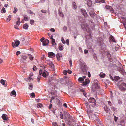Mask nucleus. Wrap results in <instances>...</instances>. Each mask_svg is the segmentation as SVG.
<instances>
[{
    "mask_svg": "<svg viewBox=\"0 0 126 126\" xmlns=\"http://www.w3.org/2000/svg\"><path fill=\"white\" fill-rule=\"evenodd\" d=\"M64 116L65 118V120H67L69 121L70 120H71V116L69 113L67 112L66 111H65L64 112Z\"/></svg>",
    "mask_w": 126,
    "mask_h": 126,
    "instance_id": "1",
    "label": "nucleus"
},
{
    "mask_svg": "<svg viewBox=\"0 0 126 126\" xmlns=\"http://www.w3.org/2000/svg\"><path fill=\"white\" fill-rule=\"evenodd\" d=\"M119 88L121 90H126V84L124 83H122L119 86Z\"/></svg>",
    "mask_w": 126,
    "mask_h": 126,
    "instance_id": "2",
    "label": "nucleus"
},
{
    "mask_svg": "<svg viewBox=\"0 0 126 126\" xmlns=\"http://www.w3.org/2000/svg\"><path fill=\"white\" fill-rule=\"evenodd\" d=\"M81 27L82 29L84 30H87V29H88V31L89 32V26L88 25H87L86 23L82 24L81 25Z\"/></svg>",
    "mask_w": 126,
    "mask_h": 126,
    "instance_id": "3",
    "label": "nucleus"
},
{
    "mask_svg": "<svg viewBox=\"0 0 126 126\" xmlns=\"http://www.w3.org/2000/svg\"><path fill=\"white\" fill-rule=\"evenodd\" d=\"M94 85L93 86V88H95V91H98V89H100V87L98 85V83L97 82H94Z\"/></svg>",
    "mask_w": 126,
    "mask_h": 126,
    "instance_id": "4",
    "label": "nucleus"
},
{
    "mask_svg": "<svg viewBox=\"0 0 126 126\" xmlns=\"http://www.w3.org/2000/svg\"><path fill=\"white\" fill-rule=\"evenodd\" d=\"M20 43V41L18 40H16L15 42H12V46L14 47H17L18 46Z\"/></svg>",
    "mask_w": 126,
    "mask_h": 126,
    "instance_id": "5",
    "label": "nucleus"
},
{
    "mask_svg": "<svg viewBox=\"0 0 126 126\" xmlns=\"http://www.w3.org/2000/svg\"><path fill=\"white\" fill-rule=\"evenodd\" d=\"M90 103H94L95 105L96 104V101L95 99L94 98L90 97L88 100Z\"/></svg>",
    "mask_w": 126,
    "mask_h": 126,
    "instance_id": "6",
    "label": "nucleus"
},
{
    "mask_svg": "<svg viewBox=\"0 0 126 126\" xmlns=\"http://www.w3.org/2000/svg\"><path fill=\"white\" fill-rule=\"evenodd\" d=\"M81 11L82 14L83 15L84 17H86L88 16L86 12L84 9H82L81 10Z\"/></svg>",
    "mask_w": 126,
    "mask_h": 126,
    "instance_id": "7",
    "label": "nucleus"
},
{
    "mask_svg": "<svg viewBox=\"0 0 126 126\" xmlns=\"http://www.w3.org/2000/svg\"><path fill=\"white\" fill-rule=\"evenodd\" d=\"M48 55L49 57L51 58H52L55 57V54L53 52H49L48 53Z\"/></svg>",
    "mask_w": 126,
    "mask_h": 126,
    "instance_id": "8",
    "label": "nucleus"
},
{
    "mask_svg": "<svg viewBox=\"0 0 126 126\" xmlns=\"http://www.w3.org/2000/svg\"><path fill=\"white\" fill-rule=\"evenodd\" d=\"M49 42V40L48 39H46L44 40V41L43 42V46H46L48 45Z\"/></svg>",
    "mask_w": 126,
    "mask_h": 126,
    "instance_id": "9",
    "label": "nucleus"
},
{
    "mask_svg": "<svg viewBox=\"0 0 126 126\" xmlns=\"http://www.w3.org/2000/svg\"><path fill=\"white\" fill-rule=\"evenodd\" d=\"M90 82L89 79H86L84 82H83V84L84 85H86L88 84Z\"/></svg>",
    "mask_w": 126,
    "mask_h": 126,
    "instance_id": "10",
    "label": "nucleus"
},
{
    "mask_svg": "<svg viewBox=\"0 0 126 126\" xmlns=\"http://www.w3.org/2000/svg\"><path fill=\"white\" fill-rule=\"evenodd\" d=\"M2 117L4 120H7L8 119L7 116L6 114H3L2 116Z\"/></svg>",
    "mask_w": 126,
    "mask_h": 126,
    "instance_id": "11",
    "label": "nucleus"
},
{
    "mask_svg": "<svg viewBox=\"0 0 126 126\" xmlns=\"http://www.w3.org/2000/svg\"><path fill=\"white\" fill-rule=\"evenodd\" d=\"M61 54L60 53H57L56 54V58L59 61L60 60V58L61 57Z\"/></svg>",
    "mask_w": 126,
    "mask_h": 126,
    "instance_id": "12",
    "label": "nucleus"
},
{
    "mask_svg": "<svg viewBox=\"0 0 126 126\" xmlns=\"http://www.w3.org/2000/svg\"><path fill=\"white\" fill-rule=\"evenodd\" d=\"M81 69L83 71L85 72L87 71L86 68L87 66L86 65H84L83 66H82L81 67Z\"/></svg>",
    "mask_w": 126,
    "mask_h": 126,
    "instance_id": "13",
    "label": "nucleus"
},
{
    "mask_svg": "<svg viewBox=\"0 0 126 126\" xmlns=\"http://www.w3.org/2000/svg\"><path fill=\"white\" fill-rule=\"evenodd\" d=\"M93 111H87V113L88 115H93V114L95 115L94 114L93 112Z\"/></svg>",
    "mask_w": 126,
    "mask_h": 126,
    "instance_id": "14",
    "label": "nucleus"
},
{
    "mask_svg": "<svg viewBox=\"0 0 126 126\" xmlns=\"http://www.w3.org/2000/svg\"><path fill=\"white\" fill-rule=\"evenodd\" d=\"M27 57L25 56H22L21 58V61L22 63H23L24 60H25L27 58Z\"/></svg>",
    "mask_w": 126,
    "mask_h": 126,
    "instance_id": "15",
    "label": "nucleus"
},
{
    "mask_svg": "<svg viewBox=\"0 0 126 126\" xmlns=\"http://www.w3.org/2000/svg\"><path fill=\"white\" fill-rule=\"evenodd\" d=\"M106 8L107 9H109L110 10V11L111 12H113V11H114L113 9L111 7L108 6V7H107Z\"/></svg>",
    "mask_w": 126,
    "mask_h": 126,
    "instance_id": "16",
    "label": "nucleus"
},
{
    "mask_svg": "<svg viewBox=\"0 0 126 126\" xmlns=\"http://www.w3.org/2000/svg\"><path fill=\"white\" fill-rule=\"evenodd\" d=\"M17 19L18 20L16 22V24L19 26L20 23V19L18 17Z\"/></svg>",
    "mask_w": 126,
    "mask_h": 126,
    "instance_id": "17",
    "label": "nucleus"
},
{
    "mask_svg": "<svg viewBox=\"0 0 126 126\" xmlns=\"http://www.w3.org/2000/svg\"><path fill=\"white\" fill-rule=\"evenodd\" d=\"M78 80L79 82H83L84 81V79L82 77H79L78 79Z\"/></svg>",
    "mask_w": 126,
    "mask_h": 126,
    "instance_id": "18",
    "label": "nucleus"
},
{
    "mask_svg": "<svg viewBox=\"0 0 126 126\" xmlns=\"http://www.w3.org/2000/svg\"><path fill=\"white\" fill-rule=\"evenodd\" d=\"M23 28L25 29H27L28 27V25L26 23L23 25Z\"/></svg>",
    "mask_w": 126,
    "mask_h": 126,
    "instance_id": "19",
    "label": "nucleus"
},
{
    "mask_svg": "<svg viewBox=\"0 0 126 126\" xmlns=\"http://www.w3.org/2000/svg\"><path fill=\"white\" fill-rule=\"evenodd\" d=\"M99 76L101 78H104L105 76V74L103 72H101Z\"/></svg>",
    "mask_w": 126,
    "mask_h": 126,
    "instance_id": "20",
    "label": "nucleus"
},
{
    "mask_svg": "<svg viewBox=\"0 0 126 126\" xmlns=\"http://www.w3.org/2000/svg\"><path fill=\"white\" fill-rule=\"evenodd\" d=\"M28 56L29 57V59L31 60L32 61L33 60V57L31 54H28Z\"/></svg>",
    "mask_w": 126,
    "mask_h": 126,
    "instance_id": "21",
    "label": "nucleus"
},
{
    "mask_svg": "<svg viewBox=\"0 0 126 126\" xmlns=\"http://www.w3.org/2000/svg\"><path fill=\"white\" fill-rule=\"evenodd\" d=\"M11 94L13 95L14 96H15L16 95V93L14 90H13L11 92Z\"/></svg>",
    "mask_w": 126,
    "mask_h": 126,
    "instance_id": "22",
    "label": "nucleus"
},
{
    "mask_svg": "<svg viewBox=\"0 0 126 126\" xmlns=\"http://www.w3.org/2000/svg\"><path fill=\"white\" fill-rule=\"evenodd\" d=\"M96 2L97 3H104V0H96Z\"/></svg>",
    "mask_w": 126,
    "mask_h": 126,
    "instance_id": "23",
    "label": "nucleus"
},
{
    "mask_svg": "<svg viewBox=\"0 0 126 126\" xmlns=\"http://www.w3.org/2000/svg\"><path fill=\"white\" fill-rule=\"evenodd\" d=\"M42 76L44 77L45 78H46L47 74L45 72H43Z\"/></svg>",
    "mask_w": 126,
    "mask_h": 126,
    "instance_id": "24",
    "label": "nucleus"
},
{
    "mask_svg": "<svg viewBox=\"0 0 126 126\" xmlns=\"http://www.w3.org/2000/svg\"><path fill=\"white\" fill-rule=\"evenodd\" d=\"M85 105L86 107L88 109L90 108V106L88 103L87 102H86L85 103Z\"/></svg>",
    "mask_w": 126,
    "mask_h": 126,
    "instance_id": "25",
    "label": "nucleus"
},
{
    "mask_svg": "<svg viewBox=\"0 0 126 126\" xmlns=\"http://www.w3.org/2000/svg\"><path fill=\"white\" fill-rule=\"evenodd\" d=\"M30 96L32 97H34L35 96V94L34 93H31L30 94Z\"/></svg>",
    "mask_w": 126,
    "mask_h": 126,
    "instance_id": "26",
    "label": "nucleus"
},
{
    "mask_svg": "<svg viewBox=\"0 0 126 126\" xmlns=\"http://www.w3.org/2000/svg\"><path fill=\"white\" fill-rule=\"evenodd\" d=\"M110 38L111 41L115 42V39L114 37L112 36H111L110 37Z\"/></svg>",
    "mask_w": 126,
    "mask_h": 126,
    "instance_id": "27",
    "label": "nucleus"
},
{
    "mask_svg": "<svg viewBox=\"0 0 126 126\" xmlns=\"http://www.w3.org/2000/svg\"><path fill=\"white\" fill-rule=\"evenodd\" d=\"M59 50H63V47L62 45H60L59 47Z\"/></svg>",
    "mask_w": 126,
    "mask_h": 126,
    "instance_id": "28",
    "label": "nucleus"
},
{
    "mask_svg": "<svg viewBox=\"0 0 126 126\" xmlns=\"http://www.w3.org/2000/svg\"><path fill=\"white\" fill-rule=\"evenodd\" d=\"M17 10V8H16V7H15L14 8V11H13V13L15 14L16 12H17L18 11Z\"/></svg>",
    "mask_w": 126,
    "mask_h": 126,
    "instance_id": "29",
    "label": "nucleus"
},
{
    "mask_svg": "<svg viewBox=\"0 0 126 126\" xmlns=\"http://www.w3.org/2000/svg\"><path fill=\"white\" fill-rule=\"evenodd\" d=\"M48 64L49 65L50 67L51 68H54V64L52 63H48Z\"/></svg>",
    "mask_w": 126,
    "mask_h": 126,
    "instance_id": "30",
    "label": "nucleus"
},
{
    "mask_svg": "<svg viewBox=\"0 0 126 126\" xmlns=\"http://www.w3.org/2000/svg\"><path fill=\"white\" fill-rule=\"evenodd\" d=\"M120 79V77L119 76H116L114 77V79L116 81H117Z\"/></svg>",
    "mask_w": 126,
    "mask_h": 126,
    "instance_id": "31",
    "label": "nucleus"
},
{
    "mask_svg": "<svg viewBox=\"0 0 126 126\" xmlns=\"http://www.w3.org/2000/svg\"><path fill=\"white\" fill-rule=\"evenodd\" d=\"M52 44L53 45H56V43L55 42V39H52Z\"/></svg>",
    "mask_w": 126,
    "mask_h": 126,
    "instance_id": "32",
    "label": "nucleus"
},
{
    "mask_svg": "<svg viewBox=\"0 0 126 126\" xmlns=\"http://www.w3.org/2000/svg\"><path fill=\"white\" fill-rule=\"evenodd\" d=\"M0 83L3 85H5V81L3 79H1L0 80Z\"/></svg>",
    "mask_w": 126,
    "mask_h": 126,
    "instance_id": "33",
    "label": "nucleus"
},
{
    "mask_svg": "<svg viewBox=\"0 0 126 126\" xmlns=\"http://www.w3.org/2000/svg\"><path fill=\"white\" fill-rule=\"evenodd\" d=\"M59 13L60 15L62 17H63L64 16L63 14V13H62V12H60L59 9Z\"/></svg>",
    "mask_w": 126,
    "mask_h": 126,
    "instance_id": "34",
    "label": "nucleus"
},
{
    "mask_svg": "<svg viewBox=\"0 0 126 126\" xmlns=\"http://www.w3.org/2000/svg\"><path fill=\"white\" fill-rule=\"evenodd\" d=\"M42 106V105L41 103H39L37 105V107L38 108H39L40 107L41 108Z\"/></svg>",
    "mask_w": 126,
    "mask_h": 126,
    "instance_id": "35",
    "label": "nucleus"
},
{
    "mask_svg": "<svg viewBox=\"0 0 126 126\" xmlns=\"http://www.w3.org/2000/svg\"><path fill=\"white\" fill-rule=\"evenodd\" d=\"M11 15H9L8 16V18H7V19L6 20H8V21H9L11 19Z\"/></svg>",
    "mask_w": 126,
    "mask_h": 126,
    "instance_id": "36",
    "label": "nucleus"
},
{
    "mask_svg": "<svg viewBox=\"0 0 126 126\" xmlns=\"http://www.w3.org/2000/svg\"><path fill=\"white\" fill-rule=\"evenodd\" d=\"M73 5L74 8L76 9L77 8V6L76 5V4L75 2H74L73 3Z\"/></svg>",
    "mask_w": 126,
    "mask_h": 126,
    "instance_id": "37",
    "label": "nucleus"
},
{
    "mask_svg": "<svg viewBox=\"0 0 126 126\" xmlns=\"http://www.w3.org/2000/svg\"><path fill=\"white\" fill-rule=\"evenodd\" d=\"M34 21L33 20H30V23L32 25L34 23Z\"/></svg>",
    "mask_w": 126,
    "mask_h": 126,
    "instance_id": "38",
    "label": "nucleus"
},
{
    "mask_svg": "<svg viewBox=\"0 0 126 126\" xmlns=\"http://www.w3.org/2000/svg\"><path fill=\"white\" fill-rule=\"evenodd\" d=\"M33 88V85L32 84H30L29 85V89L30 90H32Z\"/></svg>",
    "mask_w": 126,
    "mask_h": 126,
    "instance_id": "39",
    "label": "nucleus"
},
{
    "mask_svg": "<svg viewBox=\"0 0 126 126\" xmlns=\"http://www.w3.org/2000/svg\"><path fill=\"white\" fill-rule=\"evenodd\" d=\"M6 12V10L5 8L3 7L1 10V12L2 13H4Z\"/></svg>",
    "mask_w": 126,
    "mask_h": 126,
    "instance_id": "40",
    "label": "nucleus"
},
{
    "mask_svg": "<svg viewBox=\"0 0 126 126\" xmlns=\"http://www.w3.org/2000/svg\"><path fill=\"white\" fill-rule=\"evenodd\" d=\"M53 126H58L57 123L55 122H53L52 123Z\"/></svg>",
    "mask_w": 126,
    "mask_h": 126,
    "instance_id": "41",
    "label": "nucleus"
},
{
    "mask_svg": "<svg viewBox=\"0 0 126 126\" xmlns=\"http://www.w3.org/2000/svg\"><path fill=\"white\" fill-rule=\"evenodd\" d=\"M61 41H62V42L63 44H65V40L63 37H62L61 38Z\"/></svg>",
    "mask_w": 126,
    "mask_h": 126,
    "instance_id": "42",
    "label": "nucleus"
},
{
    "mask_svg": "<svg viewBox=\"0 0 126 126\" xmlns=\"http://www.w3.org/2000/svg\"><path fill=\"white\" fill-rule=\"evenodd\" d=\"M41 69L40 70L39 72V75H40L39 76H41V75L42 74V73H43Z\"/></svg>",
    "mask_w": 126,
    "mask_h": 126,
    "instance_id": "43",
    "label": "nucleus"
},
{
    "mask_svg": "<svg viewBox=\"0 0 126 126\" xmlns=\"http://www.w3.org/2000/svg\"><path fill=\"white\" fill-rule=\"evenodd\" d=\"M60 118L61 119H63V115L62 113H60Z\"/></svg>",
    "mask_w": 126,
    "mask_h": 126,
    "instance_id": "44",
    "label": "nucleus"
},
{
    "mask_svg": "<svg viewBox=\"0 0 126 126\" xmlns=\"http://www.w3.org/2000/svg\"><path fill=\"white\" fill-rule=\"evenodd\" d=\"M41 11L43 13H45L46 12L47 10H46L42 9L41 10Z\"/></svg>",
    "mask_w": 126,
    "mask_h": 126,
    "instance_id": "45",
    "label": "nucleus"
},
{
    "mask_svg": "<svg viewBox=\"0 0 126 126\" xmlns=\"http://www.w3.org/2000/svg\"><path fill=\"white\" fill-rule=\"evenodd\" d=\"M28 79L29 80H33L32 78L31 77V76H29Z\"/></svg>",
    "mask_w": 126,
    "mask_h": 126,
    "instance_id": "46",
    "label": "nucleus"
},
{
    "mask_svg": "<svg viewBox=\"0 0 126 126\" xmlns=\"http://www.w3.org/2000/svg\"><path fill=\"white\" fill-rule=\"evenodd\" d=\"M114 118L115 121V122H117L118 119V118L117 117H116L115 116H114Z\"/></svg>",
    "mask_w": 126,
    "mask_h": 126,
    "instance_id": "47",
    "label": "nucleus"
},
{
    "mask_svg": "<svg viewBox=\"0 0 126 126\" xmlns=\"http://www.w3.org/2000/svg\"><path fill=\"white\" fill-rule=\"evenodd\" d=\"M41 77V76H39L37 78V81L38 82H39L40 81V80Z\"/></svg>",
    "mask_w": 126,
    "mask_h": 126,
    "instance_id": "48",
    "label": "nucleus"
},
{
    "mask_svg": "<svg viewBox=\"0 0 126 126\" xmlns=\"http://www.w3.org/2000/svg\"><path fill=\"white\" fill-rule=\"evenodd\" d=\"M37 68L36 67V66H33V70L34 71H36L37 70Z\"/></svg>",
    "mask_w": 126,
    "mask_h": 126,
    "instance_id": "49",
    "label": "nucleus"
},
{
    "mask_svg": "<svg viewBox=\"0 0 126 126\" xmlns=\"http://www.w3.org/2000/svg\"><path fill=\"white\" fill-rule=\"evenodd\" d=\"M20 54V52L19 51H17L16 53V54L17 55H18Z\"/></svg>",
    "mask_w": 126,
    "mask_h": 126,
    "instance_id": "50",
    "label": "nucleus"
},
{
    "mask_svg": "<svg viewBox=\"0 0 126 126\" xmlns=\"http://www.w3.org/2000/svg\"><path fill=\"white\" fill-rule=\"evenodd\" d=\"M63 29L64 31H66L67 29V27L66 26H64V27H63Z\"/></svg>",
    "mask_w": 126,
    "mask_h": 126,
    "instance_id": "51",
    "label": "nucleus"
},
{
    "mask_svg": "<svg viewBox=\"0 0 126 126\" xmlns=\"http://www.w3.org/2000/svg\"><path fill=\"white\" fill-rule=\"evenodd\" d=\"M45 39V38L44 37L40 39V41L41 42H43L44 41V40Z\"/></svg>",
    "mask_w": 126,
    "mask_h": 126,
    "instance_id": "52",
    "label": "nucleus"
},
{
    "mask_svg": "<svg viewBox=\"0 0 126 126\" xmlns=\"http://www.w3.org/2000/svg\"><path fill=\"white\" fill-rule=\"evenodd\" d=\"M108 103L109 105L110 106H111L112 105L110 101H108Z\"/></svg>",
    "mask_w": 126,
    "mask_h": 126,
    "instance_id": "53",
    "label": "nucleus"
},
{
    "mask_svg": "<svg viewBox=\"0 0 126 126\" xmlns=\"http://www.w3.org/2000/svg\"><path fill=\"white\" fill-rule=\"evenodd\" d=\"M67 72L66 70H64L63 71V74L64 75H66L67 74Z\"/></svg>",
    "mask_w": 126,
    "mask_h": 126,
    "instance_id": "54",
    "label": "nucleus"
},
{
    "mask_svg": "<svg viewBox=\"0 0 126 126\" xmlns=\"http://www.w3.org/2000/svg\"><path fill=\"white\" fill-rule=\"evenodd\" d=\"M109 76L110 78V79L112 80H114V79H113V77H112V76H111V75L110 74H109Z\"/></svg>",
    "mask_w": 126,
    "mask_h": 126,
    "instance_id": "55",
    "label": "nucleus"
},
{
    "mask_svg": "<svg viewBox=\"0 0 126 126\" xmlns=\"http://www.w3.org/2000/svg\"><path fill=\"white\" fill-rule=\"evenodd\" d=\"M28 18L27 17L24 16V20L25 21L28 20Z\"/></svg>",
    "mask_w": 126,
    "mask_h": 126,
    "instance_id": "56",
    "label": "nucleus"
},
{
    "mask_svg": "<svg viewBox=\"0 0 126 126\" xmlns=\"http://www.w3.org/2000/svg\"><path fill=\"white\" fill-rule=\"evenodd\" d=\"M67 71V72L70 74H71L72 72V71L70 70H68V71Z\"/></svg>",
    "mask_w": 126,
    "mask_h": 126,
    "instance_id": "57",
    "label": "nucleus"
},
{
    "mask_svg": "<svg viewBox=\"0 0 126 126\" xmlns=\"http://www.w3.org/2000/svg\"><path fill=\"white\" fill-rule=\"evenodd\" d=\"M69 61L70 63V64L71 65L72 64V61L71 59H70Z\"/></svg>",
    "mask_w": 126,
    "mask_h": 126,
    "instance_id": "58",
    "label": "nucleus"
},
{
    "mask_svg": "<svg viewBox=\"0 0 126 126\" xmlns=\"http://www.w3.org/2000/svg\"><path fill=\"white\" fill-rule=\"evenodd\" d=\"M14 27L16 29H19L18 28V26L16 25H14Z\"/></svg>",
    "mask_w": 126,
    "mask_h": 126,
    "instance_id": "59",
    "label": "nucleus"
},
{
    "mask_svg": "<svg viewBox=\"0 0 126 126\" xmlns=\"http://www.w3.org/2000/svg\"><path fill=\"white\" fill-rule=\"evenodd\" d=\"M84 53L85 54H86L87 53H88V51L87 50H86V49H85L84 50Z\"/></svg>",
    "mask_w": 126,
    "mask_h": 126,
    "instance_id": "60",
    "label": "nucleus"
},
{
    "mask_svg": "<svg viewBox=\"0 0 126 126\" xmlns=\"http://www.w3.org/2000/svg\"><path fill=\"white\" fill-rule=\"evenodd\" d=\"M50 30L52 31V32H54L55 31V30L54 28H51Z\"/></svg>",
    "mask_w": 126,
    "mask_h": 126,
    "instance_id": "61",
    "label": "nucleus"
},
{
    "mask_svg": "<svg viewBox=\"0 0 126 126\" xmlns=\"http://www.w3.org/2000/svg\"><path fill=\"white\" fill-rule=\"evenodd\" d=\"M88 77H91V75L90 72H88Z\"/></svg>",
    "mask_w": 126,
    "mask_h": 126,
    "instance_id": "62",
    "label": "nucleus"
},
{
    "mask_svg": "<svg viewBox=\"0 0 126 126\" xmlns=\"http://www.w3.org/2000/svg\"><path fill=\"white\" fill-rule=\"evenodd\" d=\"M66 42L67 43V45H69V40L68 39H67L66 41Z\"/></svg>",
    "mask_w": 126,
    "mask_h": 126,
    "instance_id": "63",
    "label": "nucleus"
},
{
    "mask_svg": "<svg viewBox=\"0 0 126 126\" xmlns=\"http://www.w3.org/2000/svg\"><path fill=\"white\" fill-rule=\"evenodd\" d=\"M123 23L124 26L126 25V21L124 22L123 21Z\"/></svg>",
    "mask_w": 126,
    "mask_h": 126,
    "instance_id": "64",
    "label": "nucleus"
}]
</instances>
